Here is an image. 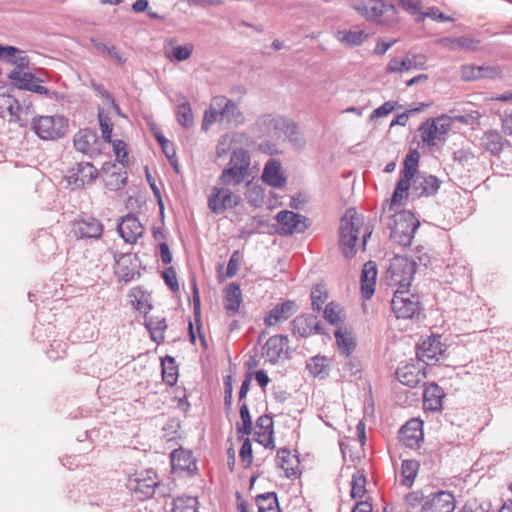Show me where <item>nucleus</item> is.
Wrapping results in <instances>:
<instances>
[{
    "label": "nucleus",
    "mask_w": 512,
    "mask_h": 512,
    "mask_svg": "<svg viewBox=\"0 0 512 512\" xmlns=\"http://www.w3.org/2000/svg\"><path fill=\"white\" fill-rule=\"evenodd\" d=\"M285 117L279 114H265L258 117V151L267 155H277L280 150L276 142L283 137Z\"/></svg>",
    "instance_id": "obj_1"
},
{
    "label": "nucleus",
    "mask_w": 512,
    "mask_h": 512,
    "mask_svg": "<svg viewBox=\"0 0 512 512\" xmlns=\"http://www.w3.org/2000/svg\"><path fill=\"white\" fill-rule=\"evenodd\" d=\"M390 237L402 246L411 244L414 234L419 227V220L407 210L395 212L388 222Z\"/></svg>",
    "instance_id": "obj_2"
},
{
    "label": "nucleus",
    "mask_w": 512,
    "mask_h": 512,
    "mask_svg": "<svg viewBox=\"0 0 512 512\" xmlns=\"http://www.w3.org/2000/svg\"><path fill=\"white\" fill-rule=\"evenodd\" d=\"M31 129L40 139L55 141L64 137L67 133L68 119L57 114L34 116Z\"/></svg>",
    "instance_id": "obj_3"
},
{
    "label": "nucleus",
    "mask_w": 512,
    "mask_h": 512,
    "mask_svg": "<svg viewBox=\"0 0 512 512\" xmlns=\"http://www.w3.org/2000/svg\"><path fill=\"white\" fill-rule=\"evenodd\" d=\"M250 155L243 149L234 150L226 168L223 169L219 180L225 186H236L245 181L249 175Z\"/></svg>",
    "instance_id": "obj_4"
},
{
    "label": "nucleus",
    "mask_w": 512,
    "mask_h": 512,
    "mask_svg": "<svg viewBox=\"0 0 512 512\" xmlns=\"http://www.w3.org/2000/svg\"><path fill=\"white\" fill-rule=\"evenodd\" d=\"M361 225L362 220L354 210H347L341 219L339 245L346 258H352L356 254L355 244Z\"/></svg>",
    "instance_id": "obj_5"
},
{
    "label": "nucleus",
    "mask_w": 512,
    "mask_h": 512,
    "mask_svg": "<svg viewBox=\"0 0 512 512\" xmlns=\"http://www.w3.org/2000/svg\"><path fill=\"white\" fill-rule=\"evenodd\" d=\"M451 118L445 115L425 121L419 127L423 143L428 146H435L446 141L451 128Z\"/></svg>",
    "instance_id": "obj_6"
},
{
    "label": "nucleus",
    "mask_w": 512,
    "mask_h": 512,
    "mask_svg": "<svg viewBox=\"0 0 512 512\" xmlns=\"http://www.w3.org/2000/svg\"><path fill=\"white\" fill-rule=\"evenodd\" d=\"M416 272L415 263L405 257H395L388 268L391 285L397 289H408Z\"/></svg>",
    "instance_id": "obj_7"
},
{
    "label": "nucleus",
    "mask_w": 512,
    "mask_h": 512,
    "mask_svg": "<svg viewBox=\"0 0 512 512\" xmlns=\"http://www.w3.org/2000/svg\"><path fill=\"white\" fill-rule=\"evenodd\" d=\"M391 307L397 318L412 319L420 314L418 296L408 293V289H397L391 301Z\"/></svg>",
    "instance_id": "obj_8"
},
{
    "label": "nucleus",
    "mask_w": 512,
    "mask_h": 512,
    "mask_svg": "<svg viewBox=\"0 0 512 512\" xmlns=\"http://www.w3.org/2000/svg\"><path fill=\"white\" fill-rule=\"evenodd\" d=\"M12 86L19 90H26L36 94L45 95L48 98H53L55 92H51L48 88L41 85V79L36 77L31 72L19 71L13 69L8 74Z\"/></svg>",
    "instance_id": "obj_9"
},
{
    "label": "nucleus",
    "mask_w": 512,
    "mask_h": 512,
    "mask_svg": "<svg viewBox=\"0 0 512 512\" xmlns=\"http://www.w3.org/2000/svg\"><path fill=\"white\" fill-rule=\"evenodd\" d=\"M293 336L297 338H308L315 334H324L321 321L312 314H301L296 316L289 324Z\"/></svg>",
    "instance_id": "obj_10"
},
{
    "label": "nucleus",
    "mask_w": 512,
    "mask_h": 512,
    "mask_svg": "<svg viewBox=\"0 0 512 512\" xmlns=\"http://www.w3.org/2000/svg\"><path fill=\"white\" fill-rule=\"evenodd\" d=\"M74 147L77 151L93 158L101 154L102 141L92 129H81L74 135Z\"/></svg>",
    "instance_id": "obj_11"
},
{
    "label": "nucleus",
    "mask_w": 512,
    "mask_h": 512,
    "mask_svg": "<svg viewBox=\"0 0 512 512\" xmlns=\"http://www.w3.org/2000/svg\"><path fill=\"white\" fill-rule=\"evenodd\" d=\"M351 6L368 21L379 22L388 10H395L393 4L384 0H353Z\"/></svg>",
    "instance_id": "obj_12"
},
{
    "label": "nucleus",
    "mask_w": 512,
    "mask_h": 512,
    "mask_svg": "<svg viewBox=\"0 0 512 512\" xmlns=\"http://www.w3.org/2000/svg\"><path fill=\"white\" fill-rule=\"evenodd\" d=\"M288 343L287 336L275 335L270 337L262 347V357L270 363L287 359L289 357Z\"/></svg>",
    "instance_id": "obj_13"
},
{
    "label": "nucleus",
    "mask_w": 512,
    "mask_h": 512,
    "mask_svg": "<svg viewBox=\"0 0 512 512\" xmlns=\"http://www.w3.org/2000/svg\"><path fill=\"white\" fill-rule=\"evenodd\" d=\"M98 177V170L90 162H79L68 170L66 179L73 188H83Z\"/></svg>",
    "instance_id": "obj_14"
},
{
    "label": "nucleus",
    "mask_w": 512,
    "mask_h": 512,
    "mask_svg": "<svg viewBox=\"0 0 512 512\" xmlns=\"http://www.w3.org/2000/svg\"><path fill=\"white\" fill-rule=\"evenodd\" d=\"M154 476L148 475L147 477H134L129 478L127 488L131 491L137 500L145 501L154 496L156 489L159 487V481L156 474Z\"/></svg>",
    "instance_id": "obj_15"
},
{
    "label": "nucleus",
    "mask_w": 512,
    "mask_h": 512,
    "mask_svg": "<svg viewBox=\"0 0 512 512\" xmlns=\"http://www.w3.org/2000/svg\"><path fill=\"white\" fill-rule=\"evenodd\" d=\"M239 197L225 188L214 187L208 199V207L215 214H221L227 209L235 208Z\"/></svg>",
    "instance_id": "obj_16"
},
{
    "label": "nucleus",
    "mask_w": 512,
    "mask_h": 512,
    "mask_svg": "<svg viewBox=\"0 0 512 512\" xmlns=\"http://www.w3.org/2000/svg\"><path fill=\"white\" fill-rule=\"evenodd\" d=\"M455 499L451 492L439 490L426 497L421 512H453Z\"/></svg>",
    "instance_id": "obj_17"
},
{
    "label": "nucleus",
    "mask_w": 512,
    "mask_h": 512,
    "mask_svg": "<svg viewBox=\"0 0 512 512\" xmlns=\"http://www.w3.org/2000/svg\"><path fill=\"white\" fill-rule=\"evenodd\" d=\"M299 309L294 300H286L276 304L263 318L266 327H275L285 322Z\"/></svg>",
    "instance_id": "obj_18"
},
{
    "label": "nucleus",
    "mask_w": 512,
    "mask_h": 512,
    "mask_svg": "<svg viewBox=\"0 0 512 512\" xmlns=\"http://www.w3.org/2000/svg\"><path fill=\"white\" fill-rule=\"evenodd\" d=\"M171 467L174 474L186 473L193 476L197 471L196 460L192 452L183 448L175 449L171 453Z\"/></svg>",
    "instance_id": "obj_19"
},
{
    "label": "nucleus",
    "mask_w": 512,
    "mask_h": 512,
    "mask_svg": "<svg viewBox=\"0 0 512 512\" xmlns=\"http://www.w3.org/2000/svg\"><path fill=\"white\" fill-rule=\"evenodd\" d=\"M117 231L126 243L135 244L143 236L144 227L135 215L129 213L121 218Z\"/></svg>",
    "instance_id": "obj_20"
},
{
    "label": "nucleus",
    "mask_w": 512,
    "mask_h": 512,
    "mask_svg": "<svg viewBox=\"0 0 512 512\" xmlns=\"http://www.w3.org/2000/svg\"><path fill=\"white\" fill-rule=\"evenodd\" d=\"M276 220L280 225V230L283 235L301 233L307 228V218L292 211H280L276 215Z\"/></svg>",
    "instance_id": "obj_21"
},
{
    "label": "nucleus",
    "mask_w": 512,
    "mask_h": 512,
    "mask_svg": "<svg viewBox=\"0 0 512 512\" xmlns=\"http://www.w3.org/2000/svg\"><path fill=\"white\" fill-rule=\"evenodd\" d=\"M261 180L263 183L276 189L284 187L286 184V176L283 172L281 162L273 158L268 160L264 166Z\"/></svg>",
    "instance_id": "obj_22"
},
{
    "label": "nucleus",
    "mask_w": 512,
    "mask_h": 512,
    "mask_svg": "<svg viewBox=\"0 0 512 512\" xmlns=\"http://www.w3.org/2000/svg\"><path fill=\"white\" fill-rule=\"evenodd\" d=\"M0 61L14 65L19 71L27 69L30 64V59L25 51L20 50L15 46L1 45L0 44Z\"/></svg>",
    "instance_id": "obj_23"
},
{
    "label": "nucleus",
    "mask_w": 512,
    "mask_h": 512,
    "mask_svg": "<svg viewBox=\"0 0 512 512\" xmlns=\"http://www.w3.org/2000/svg\"><path fill=\"white\" fill-rule=\"evenodd\" d=\"M75 234L79 238L98 239L103 234V224L92 216H86L76 221Z\"/></svg>",
    "instance_id": "obj_24"
},
{
    "label": "nucleus",
    "mask_w": 512,
    "mask_h": 512,
    "mask_svg": "<svg viewBox=\"0 0 512 512\" xmlns=\"http://www.w3.org/2000/svg\"><path fill=\"white\" fill-rule=\"evenodd\" d=\"M440 181L436 176L418 174L412 182V192L417 197L432 196L437 193Z\"/></svg>",
    "instance_id": "obj_25"
},
{
    "label": "nucleus",
    "mask_w": 512,
    "mask_h": 512,
    "mask_svg": "<svg viewBox=\"0 0 512 512\" xmlns=\"http://www.w3.org/2000/svg\"><path fill=\"white\" fill-rule=\"evenodd\" d=\"M442 354V345L439 336H432L424 340L417 350V357L420 361L431 364L432 361H437L438 356Z\"/></svg>",
    "instance_id": "obj_26"
},
{
    "label": "nucleus",
    "mask_w": 512,
    "mask_h": 512,
    "mask_svg": "<svg viewBox=\"0 0 512 512\" xmlns=\"http://www.w3.org/2000/svg\"><path fill=\"white\" fill-rule=\"evenodd\" d=\"M422 421L418 419L409 420L400 429V439L407 447L413 448L422 439Z\"/></svg>",
    "instance_id": "obj_27"
},
{
    "label": "nucleus",
    "mask_w": 512,
    "mask_h": 512,
    "mask_svg": "<svg viewBox=\"0 0 512 512\" xmlns=\"http://www.w3.org/2000/svg\"><path fill=\"white\" fill-rule=\"evenodd\" d=\"M376 278L377 267L375 262H366L361 272V294L364 299L368 300L373 296L375 291Z\"/></svg>",
    "instance_id": "obj_28"
},
{
    "label": "nucleus",
    "mask_w": 512,
    "mask_h": 512,
    "mask_svg": "<svg viewBox=\"0 0 512 512\" xmlns=\"http://www.w3.org/2000/svg\"><path fill=\"white\" fill-rule=\"evenodd\" d=\"M277 464L285 472L287 478L296 477L299 473V459L289 449L282 448L277 452Z\"/></svg>",
    "instance_id": "obj_29"
},
{
    "label": "nucleus",
    "mask_w": 512,
    "mask_h": 512,
    "mask_svg": "<svg viewBox=\"0 0 512 512\" xmlns=\"http://www.w3.org/2000/svg\"><path fill=\"white\" fill-rule=\"evenodd\" d=\"M443 398L444 392L436 383H430L423 392L424 405L431 411L441 410Z\"/></svg>",
    "instance_id": "obj_30"
},
{
    "label": "nucleus",
    "mask_w": 512,
    "mask_h": 512,
    "mask_svg": "<svg viewBox=\"0 0 512 512\" xmlns=\"http://www.w3.org/2000/svg\"><path fill=\"white\" fill-rule=\"evenodd\" d=\"M283 136L290 143L295 150H302L305 147L306 141L302 135L299 126L293 120L285 117V128L283 129Z\"/></svg>",
    "instance_id": "obj_31"
},
{
    "label": "nucleus",
    "mask_w": 512,
    "mask_h": 512,
    "mask_svg": "<svg viewBox=\"0 0 512 512\" xmlns=\"http://www.w3.org/2000/svg\"><path fill=\"white\" fill-rule=\"evenodd\" d=\"M258 428L260 429L258 431V444L265 448H274L272 418L267 415L258 417Z\"/></svg>",
    "instance_id": "obj_32"
},
{
    "label": "nucleus",
    "mask_w": 512,
    "mask_h": 512,
    "mask_svg": "<svg viewBox=\"0 0 512 512\" xmlns=\"http://www.w3.org/2000/svg\"><path fill=\"white\" fill-rule=\"evenodd\" d=\"M413 179V177L401 173L400 179L396 183V187L390 201V210H394L398 205L401 204L402 200L408 197L409 189L412 187Z\"/></svg>",
    "instance_id": "obj_33"
},
{
    "label": "nucleus",
    "mask_w": 512,
    "mask_h": 512,
    "mask_svg": "<svg viewBox=\"0 0 512 512\" xmlns=\"http://www.w3.org/2000/svg\"><path fill=\"white\" fill-rule=\"evenodd\" d=\"M369 34L364 30L353 28L347 31H338L336 33V39L346 47H355L361 45Z\"/></svg>",
    "instance_id": "obj_34"
},
{
    "label": "nucleus",
    "mask_w": 512,
    "mask_h": 512,
    "mask_svg": "<svg viewBox=\"0 0 512 512\" xmlns=\"http://www.w3.org/2000/svg\"><path fill=\"white\" fill-rule=\"evenodd\" d=\"M225 308L231 314L238 312L242 302V293L239 284L230 283L224 289Z\"/></svg>",
    "instance_id": "obj_35"
},
{
    "label": "nucleus",
    "mask_w": 512,
    "mask_h": 512,
    "mask_svg": "<svg viewBox=\"0 0 512 512\" xmlns=\"http://www.w3.org/2000/svg\"><path fill=\"white\" fill-rule=\"evenodd\" d=\"M145 326L154 342L160 344L164 341V331L167 328L165 318L145 316Z\"/></svg>",
    "instance_id": "obj_36"
},
{
    "label": "nucleus",
    "mask_w": 512,
    "mask_h": 512,
    "mask_svg": "<svg viewBox=\"0 0 512 512\" xmlns=\"http://www.w3.org/2000/svg\"><path fill=\"white\" fill-rule=\"evenodd\" d=\"M133 261L138 262V257L131 253L122 254L117 260L118 276L125 282L133 280L135 275H140L134 268H129V265L133 264Z\"/></svg>",
    "instance_id": "obj_37"
},
{
    "label": "nucleus",
    "mask_w": 512,
    "mask_h": 512,
    "mask_svg": "<svg viewBox=\"0 0 512 512\" xmlns=\"http://www.w3.org/2000/svg\"><path fill=\"white\" fill-rule=\"evenodd\" d=\"M306 369L313 377L325 378L329 374V359L324 356H314L307 360Z\"/></svg>",
    "instance_id": "obj_38"
},
{
    "label": "nucleus",
    "mask_w": 512,
    "mask_h": 512,
    "mask_svg": "<svg viewBox=\"0 0 512 512\" xmlns=\"http://www.w3.org/2000/svg\"><path fill=\"white\" fill-rule=\"evenodd\" d=\"M480 145L493 155L499 154L504 146V139L499 132L491 130L484 133Z\"/></svg>",
    "instance_id": "obj_39"
},
{
    "label": "nucleus",
    "mask_w": 512,
    "mask_h": 512,
    "mask_svg": "<svg viewBox=\"0 0 512 512\" xmlns=\"http://www.w3.org/2000/svg\"><path fill=\"white\" fill-rule=\"evenodd\" d=\"M162 379L169 385L173 386L178 380V365L174 357L166 355L161 359Z\"/></svg>",
    "instance_id": "obj_40"
},
{
    "label": "nucleus",
    "mask_w": 512,
    "mask_h": 512,
    "mask_svg": "<svg viewBox=\"0 0 512 512\" xmlns=\"http://www.w3.org/2000/svg\"><path fill=\"white\" fill-rule=\"evenodd\" d=\"M252 352H255V354H250L249 359L246 362V365L248 366V371L240 387L238 395L239 402H242V400L246 397L253 377L256 378V370H254V367H256V344L252 346L250 353Z\"/></svg>",
    "instance_id": "obj_41"
},
{
    "label": "nucleus",
    "mask_w": 512,
    "mask_h": 512,
    "mask_svg": "<svg viewBox=\"0 0 512 512\" xmlns=\"http://www.w3.org/2000/svg\"><path fill=\"white\" fill-rule=\"evenodd\" d=\"M215 105H218L221 113V120H226L227 122H231L236 120V117L239 115V110L237 105L231 99L226 98L225 96L215 97Z\"/></svg>",
    "instance_id": "obj_42"
},
{
    "label": "nucleus",
    "mask_w": 512,
    "mask_h": 512,
    "mask_svg": "<svg viewBox=\"0 0 512 512\" xmlns=\"http://www.w3.org/2000/svg\"><path fill=\"white\" fill-rule=\"evenodd\" d=\"M239 414L241 418V423H237L236 429L238 434V439H242V436H248L252 433V417L250 414V410L248 405L243 402L240 405Z\"/></svg>",
    "instance_id": "obj_43"
},
{
    "label": "nucleus",
    "mask_w": 512,
    "mask_h": 512,
    "mask_svg": "<svg viewBox=\"0 0 512 512\" xmlns=\"http://www.w3.org/2000/svg\"><path fill=\"white\" fill-rule=\"evenodd\" d=\"M199 501L193 496H179L173 500L171 512H199Z\"/></svg>",
    "instance_id": "obj_44"
},
{
    "label": "nucleus",
    "mask_w": 512,
    "mask_h": 512,
    "mask_svg": "<svg viewBox=\"0 0 512 512\" xmlns=\"http://www.w3.org/2000/svg\"><path fill=\"white\" fill-rule=\"evenodd\" d=\"M419 462L416 460H404L401 464L402 482L407 488L412 487L419 470Z\"/></svg>",
    "instance_id": "obj_45"
},
{
    "label": "nucleus",
    "mask_w": 512,
    "mask_h": 512,
    "mask_svg": "<svg viewBox=\"0 0 512 512\" xmlns=\"http://www.w3.org/2000/svg\"><path fill=\"white\" fill-rule=\"evenodd\" d=\"M258 512H281L275 492L258 494Z\"/></svg>",
    "instance_id": "obj_46"
},
{
    "label": "nucleus",
    "mask_w": 512,
    "mask_h": 512,
    "mask_svg": "<svg viewBox=\"0 0 512 512\" xmlns=\"http://www.w3.org/2000/svg\"><path fill=\"white\" fill-rule=\"evenodd\" d=\"M396 375L398 380L408 387H416L420 382L419 372L414 366L406 365L398 368Z\"/></svg>",
    "instance_id": "obj_47"
},
{
    "label": "nucleus",
    "mask_w": 512,
    "mask_h": 512,
    "mask_svg": "<svg viewBox=\"0 0 512 512\" xmlns=\"http://www.w3.org/2000/svg\"><path fill=\"white\" fill-rule=\"evenodd\" d=\"M7 103H8L7 110L11 117L10 121H14V122L18 123L21 127H26L28 124V120L23 119L21 117V114H22L21 100L16 97L8 96Z\"/></svg>",
    "instance_id": "obj_48"
},
{
    "label": "nucleus",
    "mask_w": 512,
    "mask_h": 512,
    "mask_svg": "<svg viewBox=\"0 0 512 512\" xmlns=\"http://www.w3.org/2000/svg\"><path fill=\"white\" fill-rule=\"evenodd\" d=\"M177 122L184 128H190L194 124L193 112L190 103L185 100L180 103L176 111Z\"/></svg>",
    "instance_id": "obj_49"
},
{
    "label": "nucleus",
    "mask_w": 512,
    "mask_h": 512,
    "mask_svg": "<svg viewBox=\"0 0 512 512\" xmlns=\"http://www.w3.org/2000/svg\"><path fill=\"white\" fill-rule=\"evenodd\" d=\"M335 338L341 352L346 356L350 355L355 348L354 339L348 333L343 332L341 328L335 331Z\"/></svg>",
    "instance_id": "obj_50"
},
{
    "label": "nucleus",
    "mask_w": 512,
    "mask_h": 512,
    "mask_svg": "<svg viewBox=\"0 0 512 512\" xmlns=\"http://www.w3.org/2000/svg\"><path fill=\"white\" fill-rule=\"evenodd\" d=\"M366 493V477L360 471L353 474L351 480V497L362 498Z\"/></svg>",
    "instance_id": "obj_51"
},
{
    "label": "nucleus",
    "mask_w": 512,
    "mask_h": 512,
    "mask_svg": "<svg viewBox=\"0 0 512 512\" xmlns=\"http://www.w3.org/2000/svg\"><path fill=\"white\" fill-rule=\"evenodd\" d=\"M98 121L102 133V138L106 143H111L112 139V127L113 124L109 115L104 111L103 108L98 109Z\"/></svg>",
    "instance_id": "obj_52"
},
{
    "label": "nucleus",
    "mask_w": 512,
    "mask_h": 512,
    "mask_svg": "<svg viewBox=\"0 0 512 512\" xmlns=\"http://www.w3.org/2000/svg\"><path fill=\"white\" fill-rule=\"evenodd\" d=\"M328 298L327 291L323 285L317 284L312 288L311 291V305L312 309L316 312L322 310L323 304Z\"/></svg>",
    "instance_id": "obj_53"
},
{
    "label": "nucleus",
    "mask_w": 512,
    "mask_h": 512,
    "mask_svg": "<svg viewBox=\"0 0 512 512\" xmlns=\"http://www.w3.org/2000/svg\"><path fill=\"white\" fill-rule=\"evenodd\" d=\"M410 57L407 56L403 59L399 57H393L390 59L389 63L387 64L385 68V72L387 74L392 73H403L410 71Z\"/></svg>",
    "instance_id": "obj_54"
},
{
    "label": "nucleus",
    "mask_w": 512,
    "mask_h": 512,
    "mask_svg": "<svg viewBox=\"0 0 512 512\" xmlns=\"http://www.w3.org/2000/svg\"><path fill=\"white\" fill-rule=\"evenodd\" d=\"M217 121H222V120H221L220 108L218 105H215V97H214L209 106V109L206 110V112L204 114L203 121H202V129L208 130L210 128V126Z\"/></svg>",
    "instance_id": "obj_55"
},
{
    "label": "nucleus",
    "mask_w": 512,
    "mask_h": 512,
    "mask_svg": "<svg viewBox=\"0 0 512 512\" xmlns=\"http://www.w3.org/2000/svg\"><path fill=\"white\" fill-rule=\"evenodd\" d=\"M194 46L191 43L185 44V45H178L174 46L172 48V51L170 54L167 55V57L170 60H175L178 62L185 61L189 59L193 53Z\"/></svg>",
    "instance_id": "obj_56"
},
{
    "label": "nucleus",
    "mask_w": 512,
    "mask_h": 512,
    "mask_svg": "<svg viewBox=\"0 0 512 512\" xmlns=\"http://www.w3.org/2000/svg\"><path fill=\"white\" fill-rule=\"evenodd\" d=\"M324 318L332 325H338L343 321V311L339 305L330 302L324 309Z\"/></svg>",
    "instance_id": "obj_57"
},
{
    "label": "nucleus",
    "mask_w": 512,
    "mask_h": 512,
    "mask_svg": "<svg viewBox=\"0 0 512 512\" xmlns=\"http://www.w3.org/2000/svg\"><path fill=\"white\" fill-rule=\"evenodd\" d=\"M127 181V173L113 171L105 181L106 187L111 191H117L123 188Z\"/></svg>",
    "instance_id": "obj_58"
},
{
    "label": "nucleus",
    "mask_w": 512,
    "mask_h": 512,
    "mask_svg": "<svg viewBox=\"0 0 512 512\" xmlns=\"http://www.w3.org/2000/svg\"><path fill=\"white\" fill-rule=\"evenodd\" d=\"M419 153L416 150L411 151L404 160V167L401 171L402 174L411 176L413 178L416 177V171L419 163Z\"/></svg>",
    "instance_id": "obj_59"
},
{
    "label": "nucleus",
    "mask_w": 512,
    "mask_h": 512,
    "mask_svg": "<svg viewBox=\"0 0 512 512\" xmlns=\"http://www.w3.org/2000/svg\"><path fill=\"white\" fill-rule=\"evenodd\" d=\"M451 41L452 48H458L462 50L475 51L478 49L480 41L471 36H461L454 38Z\"/></svg>",
    "instance_id": "obj_60"
},
{
    "label": "nucleus",
    "mask_w": 512,
    "mask_h": 512,
    "mask_svg": "<svg viewBox=\"0 0 512 512\" xmlns=\"http://www.w3.org/2000/svg\"><path fill=\"white\" fill-rule=\"evenodd\" d=\"M239 440L242 441V446L239 451L241 462L243 463L244 467H250L253 462V449L251 440L247 436H242V439Z\"/></svg>",
    "instance_id": "obj_61"
},
{
    "label": "nucleus",
    "mask_w": 512,
    "mask_h": 512,
    "mask_svg": "<svg viewBox=\"0 0 512 512\" xmlns=\"http://www.w3.org/2000/svg\"><path fill=\"white\" fill-rule=\"evenodd\" d=\"M461 512H494L491 504L487 501L472 499L466 502Z\"/></svg>",
    "instance_id": "obj_62"
},
{
    "label": "nucleus",
    "mask_w": 512,
    "mask_h": 512,
    "mask_svg": "<svg viewBox=\"0 0 512 512\" xmlns=\"http://www.w3.org/2000/svg\"><path fill=\"white\" fill-rule=\"evenodd\" d=\"M239 260H240L239 251H234L228 261L226 275L223 276L220 273V270H218V279L220 282H223L226 279V277L231 278L236 275V273L238 271Z\"/></svg>",
    "instance_id": "obj_63"
},
{
    "label": "nucleus",
    "mask_w": 512,
    "mask_h": 512,
    "mask_svg": "<svg viewBox=\"0 0 512 512\" xmlns=\"http://www.w3.org/2000/svg\"><path fill=\"white\" fill-rule=\"evenodd\" d=\"M113 145V151L116 157V160L125 165L128 163V150L127 145L123 140H114L111 142Z\"/></svg>",
    "instance_id": "obj_64"
}]
</instances>
